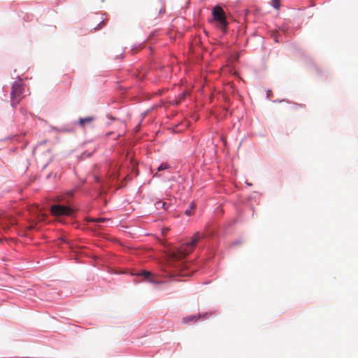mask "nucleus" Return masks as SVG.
<instances>
[{
  "label": "nucleus",
  "instance_id": "obj_7",
  "mask_svg": "<svg viewBox=\"0 0 358 358\" xmlns=\"http://www.w3.org/2000/svg\"><path fill=\"white\" fill-rule=\"evenodd\" d=\"M207 315V313L202 315V317ZM201 317V315H190L183 318V323L186 324L189 322L196 321L199 317Z\"/></svg>",
  "mask_w": 358,
  "mask_h": 358
},
{
  "label": "nucleus",
  "instance_id": "obj_3",
  "mask_svg": "<svg viewBox=\"0 0 358 358\" xmlns=\"http://www.w3.org/2000/svg\"><path fill=\"white\" fill-rule=\"evenodd\" d=\"M24 91V88L22 84L21 83V80L20 81H14L10 91V101L12 106H14L15 104H17L20 101L19 97L22 94Z\"/></svg>",
  "mask_w": 358,
  "mask_h": 358
},
{
  "label": "nucleus",
  "instance_id": "obj_8",
  "mask_svg": "<svg viewBox=\"0 0 358 358\" xmlns=\"http://www.w3.org/2000/svg\"><path fill=\"white\" fill-rule=\"evenodd\" d=\"M88 222H92L96 223H103V222H111V220L108 218H103V217H99V218H89L87 220Z\"/></svg>",
  "mask_w": 358,
  "mask_h": 358
},
{
  "label": "nucleus",
  "instance_id": "obj_21",
  "mask_svg": "<svg viewBox=\"0 0 358 358\" xmlns=\"http://www.w3.org/2000/svg\"><path fill=\"white\" fill-rule=\"evenodd\" d=\"M164 9H160L159 10V13H161L162 11H164Z\"/></svg>",
  "mask_w": 358,
  "mask_h": 358
},
{
  "label": "nucleus",
  "instance_id": "obj_16",
  "mask_svg": "<svg viewBox=\"0 0 358 358\" xmlns=\"http://www.w3.org/2000/svg\"><path fill=\"white\" fill-rule=\"evenodd\" d=\"M103 23H104V21H103V20H102L101 22H100L98 24V25H97V26H98V27H99V28H101V24H103Z\"/></svg>",
  "mask_w": 358,
  "mask_h": 358
},
{
  "label": "nucleus",
  "instance_id": "obj_5",
  "mask_svg": "<svg viewBox=\"0 0 358 358\" xmlns=\"http://www.w3.org/2000/svg\"><path fill=\"white\" fill-rule=\"evenodd\" d=\"M131 275L134 276H137V277L143 276L145 278V280H146L149 282L153 283V284L157 283V282L151 278L152 273H151V272H150L148 271L143 270L141 272L131 273Z\"/></svg>",
  "mask_w": 358,
  "mask_h": 358
},
{
  "label": "nucleus",
  "instance_id": "obj_15",
  "mask_svg": "<svg viewBox=\"0 0 358 358\" xmlns=\"http://www.w3.org/2000/svg\"><path fill=\"white\" fill-rule=\"evenodd\" d=\"M271 94V90H267V92H266V96H267L268 99H269Z\"/></svg>",
  "mask_w": 358,
  "mask_h": 358
},
{
  "label": "nucleus",
  "instance_id": "obj_19",
  "mask_svg": "<svg viewBox=\"0 0 358 358\" xmlns=\"http://www.w3.org/2000/svg\"><path fill=\"white\" fill-rule=\"evenodd\" d=\"M136 48V46H133V47L131 48V50H135Z\"/></svg>",
  "mask_w": 358,
  "mask_h": 358
},
{
  "label": "nucleus",
  "instance_id": "obj_6",
  "mask_svg": "<svg viewBox=\"0 0 358 358\" xmlns=\"http://www.w3.org/2000/svg\"><path fill=\"white\" fill-rule=\"evenodd\" d=\"M95 120V117L94 116H88L85 117H80L78 120V123L80 127H84L85 123H90L92 122Z\"/></svg>",
  "mask_w": 358,
  "mask_h": 358
},
{
  "label": "nucleus",
  "instance_id": "obj_2",
  "mask_svg": "<svg viewBox=\"0 0 358 358\" xmlns=\"http://www.w3.org/2000/svg\"><path fill=\"white\" fill-rule=\"evenodd\" d=\"M212 16L213 20L218 23L219 27L223 31H226L228 23L223 9L219 6H215L212 10Z\"/></svg>",
  "mask_w": 358,
  "mask_h": 358
},
{
  "label": "nucleus",
  "instance_id": "obj_17",
  "mask_svg": "<svg viewBox=\"0 0 358 358\" xmlns=\"http://www.w3.org/2000/svg\"><path fill=\"white\" fill-rule=\"evenodd\" d=\"M246 185L248 186V187H251L252 185V183L250 182H245Z\"/></svg>",
  "mask_w": 358,
  "mask_h": 358
},
{
  "label": "nucleus",
  "instance_id": "obj_14",
  "mask_svg": "<svg viewBox=\"0 0 358 358\" xmlns=\"http://www.w3.org/2000/svg\"><path fill=\"white\" fill-rule=\"evenodd\" d=\"M273 38H274V40H275V41L276 43H278V42L279 41H278V36H277V34H274L273 35Z\"/></svg>",
  "mask_w": 358,
  "mask_h": 358
},
{
  "label": "nucleus",
  "instance_id": "obj_4",
  "mask_svg": "<svg viewBox=\"0 0 358 358\" xmlns=\"http://www.w3.org/2000/svg\"><path fill=\"white\" fill-rule=\"evenodd\" d=\"M203 238H205V235L200 234V233L198 231L195 232L192 237V240L182 245L181 249L182 253L185 255L190 253L192 251H193L199 241Z\"/></svg>",
  "mask_w": 358,
  "mask_h": 358
},
{
  "label": "nucleus",
  "instance_id": "obj_12",
  "mask_svg": "<svg viewBox=\"0 0 358 358\" xmlns=\"http://www.w3.org/2000/svg\"><path fill=\"white\" fill-rule=\"evenodd\" d=\"M272 6L278 9L280 7V0H272Z\"/></svg>",
  "mask_w": 358,
  "mask_h": 358
},
{
  "label": "nucleus",
  "instance_id": "obj_13",
  "mask_svg": "<svg viewBox=\"0 0 358 358\" xmlns=\"http://www.w3.org/2000/svg\"><path fill=\"white\" fill-rule=\"evenodd\" d=\"M66 194L67 196H73V190L67 191Z\"/></svg>",
  "mask_w": 358,
  "mask_h": 358
},
{
  "label": "nucleus",
  "instance_id": "obj_22",
  "mask_svg": "<svg viewBox=\"0 0 358 358\" xmlns=\"http://www.w3.org/2000/svg\"><path fill=\"white\" fill-rule=\"evenodd\" d=\"M277 101H278V102H282V100L274 101V102H277Z\"/></svg>",
  "mask_w": 358,
  "mask_h": 358
},
{
  "label": "nucleus",
  "instance_id": "obj_23",
  "mask_svg": "<svg viewBox=\"0 0 358 358\" xmlns=\"http://www.w3.org/2000/svg\"><path fill=\"white\" fill-rule=\"evenodd\" d=\"M47 166L48 164L44 165L43 169H45Z\"/></svg>",
  "mask_w": 358,
  "mask_h": 358
},
{
  "label": "nucleus",
  "instance_id": "obj_18",
  "mask_svg": "<svg viewBox=\"0 0 358 358\" xmlns=\"http://www.w3.org/2000/svg\"><path fill=\"white\" fill-rule=\"evenodd\" d=\"M112 134V132H108V133L106 134V136H110V134Z\"/></svg>",
  "mask_w": 358,
  "mask_h": 358
},
{
  "label": "nucleus",
  "instance_id": "obj_10",
  "mask_svg": "<svg viewBox=\"0 0 358 358\" xmlns=\"http://www.w3.org/2000/svg\"><path fill=\"white\" fill-rule=\"evenodd\" d=\"M155 206L157 208L162 207L164 210H166L169 207V204L162 201H157Z\"/></svg>",
  "mask_w": 358,
  "mask_h": 358
},
{
  "label": "nucleus",
  "instance_id": "obj_9",
  "mask_svg": "<svg viewBox=\"0 0 358 358\" xmlns=\"http://www.w3.org/2000/svg\"><path fill=\"white\" fill-rule=\"evenodd\" d=\"M195 208V203L194 202H192L189 207L185 210V213L190 216L193 214L194 209Z\"/></svg>",
  "mask_w": 358,
  "mask_h": 358
},
{
  "label": "nucleus",
  "instance_id": "obj_20",
  "mask_svg": "<svg viewBox=\"0 0 358 358\" xmlns=\"http://www.w3.org/2000/svg\"><path fill=\"white\" fill-rule=\"evenodd\" d=\"M108 118H110V119H111V120H115V118H114V117H110H110H109V116H108Z\"/></svg>",
  "mask_w": 358,
  "mask_h": 358
},
{
  "label": "nucleus",
  "instance_id": "obj_11",
  "mask_svg": "<svg viewBox=\"0 0 358 358\" xmlns=\"http://www.w3.org/2000/svg\"><path fill=\"white\" fill-rule=\"evenodd\" d=\"M169 168V166L166 163H162L158 167H157V171H162L166 169H168Z\"/></svg>",
  "mask_w": 358,
  "mask_h": 358
},
{
  "label": "nucleus",
  "instance_id": "obj_1",
  "mask_svg": "<svg viewBox=\"0 0 358 358\" xmlns=\"http://www.w3.org/2000/svg\"><path fill=\"white\" fill-rule=\"evenodd\" d=\"M50 212L52 215L55 217L60 216H73L75 213L74 208L70 206H65L59 203H56L50 207Z\"/></svg>",
  "mask_w": 358,
  "mask_h": 358
}]
</instances>
